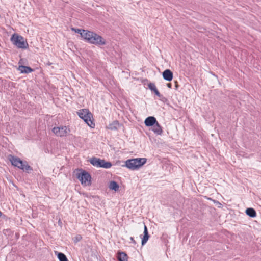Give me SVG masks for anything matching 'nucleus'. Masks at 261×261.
Listing matches in <instances>:
<instances>
[{"label": "nucleus", "instance_id": "1", "mask_svg": "<svg viewBox=\"0 0 261 261\" xmlns=\"http://www.w3.org/2000/svg\"><path fill=\"white\" fill-rule=\"evenodd\" d=\"M147 161L146 158H136L126 160L125 165L127 168L134 170L139 169L144 165Z\"/></svg>", "mask_w": 261, "mask_h": 261}, {"label": "nucleus", "instance_id": "2", "mask_svg": "<svg viewBox=\"0 0 261 261\" xmlns=\"http://www.w3.org/2000/svg\"><path fill=\"white\" fill-rule=\"evenodd\" d=\"M79 116L91 128L95 127V123L92 120V114L88 109H82L77 112Z\"/></svg>", "mask_w": 261, "mask_h": 261}, {"label": "nucleus", "instance_id": "3", "mask_svg": "<svg viewBox=\"0 0 261 261\" xmlns=\"http://www.w3.org/2000/svg\"><path fill=\"white\" fill-rule=\"evenodd\" d=\"M11 40L13 44L19 48H27L28 46V44L24 38L18 34H13L11 37Z\"/></svg>", "mask_w": 261, "mask_h": 261}, {"label": "nucleus", "instance_id": "4", "mask_svg": "<svg viewBox=\"0 0 261 261\" xmlns=\"http://www.w3.org/2000/svg\"><path fill=\"white\" fill-rule=\"evenodd\" d=\"M10 161L12 164L23 170H31V168L28 165L26 162H23L19 158L11 156L10 158Z\"/></svg>", "mask_w": 261, "mask_h": 261}, {"label": "nucleus", "instance_id": "5", "mask_svg": "<svg viewBox=\"0 0 261 261\" xmlns=\"http://www.w3.org/2000/svg\"><path fill=\"white\" fill-rule=\"evenodd\" d=\"M90 162L92 165L96 167L110 168L112 166V164L110 162H106L104 160L95 157L92 158L90 160Z\"/></svg>", "mask_w": 261, "mask_h": 261}, {"label": "nucleus", "instance_id": "6", "mask_svg": "<svg viewBox=\"0 0 261 261\" xmlns=\"http://www.w3.org/2000/svg\"><path fill=\"white\" fill-rule=\"evenodd\" d=\"M52 131L56 136L62 137L66 136L70 132V129L68 126H61L54 127Z\"/></svg>", "mask_w": 261, "mask_h": 261}, {"label": "nucleus", "instance_id": "7", "mask_svg": "<svg viewBox=\"0 0 261 261\" xmlns=\"http://www.w3.org/2000/svg\"><path fill=\"white\" fill-rule=\"evenodd\" d=\"M77 178L84 186H88L91 183V176L86 171H82L77 175Z\"/></svg>", "mask_w": 261, "mask_h": 261}, {"label": "nucleus", "instance_id": "8", "mask_svg": "<svg viewBox=\"0 0 261 261\" xmlns=\"http://www.w3.org/2000/svg\"><path fill=\"white\" fill-rule=\"evenodd\" d=\"M90 43L96 45H105L107 41L102 37L94 32Z\"/></svg>", "mask_w": 261, "mask_h": 261}, {"label": "nucleus", "instance_id": "9", "mask_svg": "<svg viewBox=\"0 0 261 261\" xmlns=\"http://www.w3.org/2000/svg\"><path fill=\"white\" fill-rule=\"evenodd\" d=\"M93 32L89 31L87 30H85L82 33V37L87 42L90 43L91 39H92Z\"/></svg>", "mask_w": 261, "mask_h": 261}, {"label": "nucleus", "instance_id": "10", "mask_svg": "<svg viewBox=\"0 0 261 261\" xmlns=\"http://www.w3.org/2000/svg\"><path fill=\"white\" fill-rule=\"evenodd\" d=\"M157 122L156 119L152 116L147 117L144 121V123L146 126H153Z\"/></svg>", "mask_w": 261, "mask_h": 261}, {"label": "nucleus", "instance_id": "11", "mask_svg": "<svg viewBox=\"0 0 261 261\" xmlns=\"http://www.w3.org/2000/svg\"><path fill=\"white\" fill-rule=\"evenodd\" d=\"M164 80L171 81L173 79V73L169 69H166L162 73Z\"/></svg>", "mask_w": 261, "mask_h": 261}, {"label": "nucleus", "instance_id": "12", "mask_svg": "<svg viewBox=\"0 0 261 261\" xmlns=\"http://www.w3.org/2000/svg\"><path fill=\"white\" fill-rule=\"evenodd\" d=\"M143 233H144V236H143V238H142V242H141L142 245H144L145 244H146V243L147 242V241L149 239V236L148 233L147 228L145 225H144V230Z\"/></svg>", "mask_w": 261, "mask_h": 261}, {"label": "nucleus", "instance_id": "13", "mask_svg": "<svg viewBox=\"0 0 261 261\" xmlns=\"http://www.w3.org/2000/svg\"><path fill=\"white\" fill-rule=\"evenodd\" d=\"M152 130L155 134L157 135H161L163 132L162 127L158 122L155 123V124L153 126Z\"/></svg>", "mask_w": 261, "mask_h": 261}, {"label": "nucleus", "instance_id": "14", "mask_svg": "<svg viewBox=\"0 0 261 261\" xmlns=\"http://www.w3.org/2000/svg\"><path fill=\"white\" fill-rule=\"evenodd\" d=\"M119 127V123L118 121H114L111 123L109 124V125L107 126L108 129L111 130H116Z\"/></svg>", "mask_w": 261, "mask_h": 261}, {"label": "nucleus", "instance_id": "15", "mask_svg": "<svg viewBox=\"0 0 261 261\" xmlns=\"http://www.w3.org/2000/svg\"><path fill=\"white\" fill-rule=\"evenodd\" d=\"M109 188L110 190L118 191L119 189V186L116 182L111 181L109 183Z\"/></svg>", "mask_w": 261, "mask_h": 261}, {"label": "nucleus", "instance_id": "16", "mask_svg": "<svg viewBox=\"0 0 261 261\" xmlns=\"http://www.w3.org/2000/svg\"><path fill=\"white\" fill-rule=\"evenodd\" d=\"M148 88L152 91L154 92L156 95H157L158 97H160L161 96V94L158 90L155 85L153 83H149L148 85Z\"/></svg>", "mask_w": 261, "mask_h": 261}, {"label": "nucleus", "instance_id": "17", "mask_svg": "<svg viewBox=\"0 0 261 261\" xmlns=\"http://www.w3.org/2000/svg\"><path fill=\"white\" fill-rule=\"evenodd\" d=\"M18 70L21 73H28L32 71V69L29 67L24 66H19Z\"/></svg>", "mask_w": 261, "mask_h": 261}, {"label": "nucleus", "instance_id": "18", "mask_svg": "<svg viewBox=\"0 0 261 261\" xmlns=\"http://www.w3.org/2000/svg\"><path fill=\"white\" fill-rule=\"evenodd\" d=\"M246 213L249 216L254 218L256 216L255 211L252 208H248L246 210Z\"/></svg>", "mask_w": 261, "mask_h": 261}, {"label": "nucleus", "instance_id": "19", "mask_svg": "<svg viewBox=\"0 0 261 261\" xmlns=\"http://www.w3.org/2000/svg\"><path fill=\"white\" fill-rule=\"evenodd\" d=\"M118 259L119 261H127V256L126 253L124 252H120L118 253Z\"/></svg>", "mask_w": 261, "mask_h": 261}, {"label": "nucleus", "instance_id": "20", "mask_svg": "<svg viewBox=\"0 0 261 261\" xmlns=\"http://www.w3.org/2000/svg\"><path fill=\"white\" fill-rule=\"evenodd\" d=\"M55 254H57L58 258L60 261H68L64 254L57 252H55Z\"/></svg>", "mask_w": 261, "mask_h": 261}, {"label": "nucleus", "instance_id": "21", "mask_svg": "<svg viewBox=\"0 0 261 261\" xmlns=\"http://www.w3.org/2000/svg\"><path fill=\"white\" fill-rule=\"evenodd\" d=\"M71 30L75 32V33H77L81 35V36H82V33L85 30L82 29H75V28H72Z\"/></svg>", "mask_w": 261, "mask_h": 261}, {"label": "nucleus", "instance_id": "22", "mask_svg": "<svg viewBox=\"0 0 261 261\" xmlns=\"http://www.w3.org/2000/svg\"><path fill=\"white\" fill-rule=\"evenodd\" d=\"M81 239H82V237L80 235H79L74 238V241L75 242H77L80 241V240H81Z\"/></svg>", "mask_w": 261, "mask_h": 261}, {"label": "nucleus", "instance_id": "23", "mask_svg": "<svg viewBox=\"0 0 261 261\" xmlns=\"http://www.w3.org/2000/svg\"><path fill=\"white\" fill-rule=\"evenodd\" d=\"M212 201H213V202L214 203L216 204V205H217L218 206V207H221L222 204L219 202H218L215 200H212Z\"/></svg>", "mask_w": 261, "mask_h": 261}, {"label": "nucleus", "instance_id": "24", "mask_svg": "<svg viewBox=\"0 0 261 261\" xmlns=\"http://www.w3.org/2000/svg\"><path fill=\"white\" fill-rule=\"evenodd\" d=\"M175 89L177 90L178 89V85L177 84V82L175 81Z\"/></svg>", "mask_w": 261, "mask_h": 261}, {"label": "nucleus", "instance_id": "25", "mask_svg": "<svg viewBox=\"0 0 261 261\" xmlns=\"http://www.w3.org/2000/svg\"><path fill=\"white\" fill-rule=\"evenodd\" d=\"M167 87H168V88H171V84H170V83H168V84H167Z\"/></svg>", "mask_w": 261, "mask_h": 261}, {"label": "nucleus", "instance_id": "26", "mask_svg": "<svg viewBox=\"0 0 261 261\" xmlns=\"http://www.w3.org/2000/svg\"><path fill=\"white\" fill-rule=\"evenodd\" d=\"M130 240L133 242L134 243H136L135 240H134V238L133 237H130Z\"/></svg>", "mask_w": 261, "mask_h": 261}, {"label": "nucleus", "instance_id": "27", "mask_svg": "<svg viewBox=\"0 0 261 261\" xmlns=\"http://www.w3.org/2000/svg\"><path fill=\"white\" fill-rule=\"evenodd\" d=\"M2 216V212L0 211V217Z\"/></svg>", "mask_w": 261, "mask_h": 261}, {"label": "nucleus", "instance_id": "28", "mask_svg": "<svg viewBox=\"0 0 261 261\" xmlns=\"http://www.w3.org/2000/svg\"><path fill=\"white\" fill-rule=\"evenodd\" d=\"M207 199L209 200H212L211 198H208Z\"/></svg>", "mask_w": 261, "mask_h": 261}]
</instances>
